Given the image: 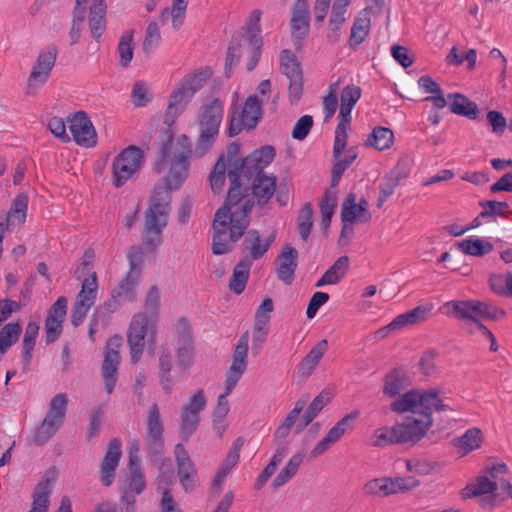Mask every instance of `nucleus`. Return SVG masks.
Segmentation results:
<instances>
[{"instance_id": "obj_60", "label": "nucleus", "mask_w": 512, "mask_h": 512, "mask_svg": "<svg viewBox=\"0 0 512 512\" xmlns=\"http://www.w3.org/2000/svg\"><path fill=\"white\" fill-rule=\"evenodd\" d=\"M313 126V117L311 115H303L296 122L293 130L292 137L296 140H304L309 134Z\"/></svg>"}, {"instance_id": "obj_53", "label": "nucleus", "mask_w": 512, "mask_h": 512, "mask_svg": "<svg viewBox=\"0 0 512 512\" xmlns=\"http://www.w3.org/2000/svg\"><path fill=\"white\" fill-rule=\"evenodd\" d=\"M313 208L311 203L307 202L300 210L298 217V231L303 241H306L311 233L313 226Z\"/></svg>"}, {"instance_id": "obj_52", "label": "nucleus", "mask_w": 512, "mask_h": 512, "mask_svg": "<svg viewBox=\"0 0 512 512\" xmlns=\"http://www.w3.org/2000/svg\"><path fill=\"white\" fill-rule=\"evenodd\" d=\"M482 208L479 217L481 218H490V217H507V213L509 212V205L507 202H500L496 200H488L482 201L479 203Z\"/></svg>"}, {"instance_id": "obj_6", "label": "nucleus", "mask_w": 512, "mask_h": 512, "mask_svg": "<svg viewBox=\"0 0 512 512\" xmlns=\"http://www.w3.org/2000/svg\"><path fill=\"white\" fill-rule=\"evenodd\" d=\"M224 104L220 99H212L204 104L198 115L200 134L196 144L197 157L203 156L214 144L223 118Z\"/></svg>"}, {"instance_id": "obj_49", "label": "nucleus", "mask_w": 512, "mask_h": 512, "mask_svg": "<svg viewBox=\"0 0 512 512\" xmlns=\"http://www.w3.org/2000/svg\"><path fill=\"white\" fill-rule=\"evenodd\" d=\"M305 407V401L299 400L296 402L294 408L288 413L284 421L281 423V425L276 429L275 431V437L278 439H284L286 438L293 425L295 424L296 420L299 418L300 413Z\"/></svg>"}, {"instance_id": "obj_51", "label": "nucleus", "mask_w": 512, "mask_h": 512, "mask_svg": "<svg viewBox=\"0 0 512 512\" xmlns=\"http://www.w3.org/2000/svg\"><path fill=\"white\" fill-rule=\"evenodd\" d=\"M405 463L408 472L415 473L421 476L431 475L437 469L436 462L426 458L407 459Z\"/></svg>"}, {"instance_id": "obj_55", "label": "nucleus", "mask_w": 512, "mask_h": 512, "mask_svg": "<svg viewBox=\"0 0 512 512\" xmlns=\"http://www.w3.org/2000/svg\"><path fill=\"white\" fill-rule=\"evenodd\" d=\"M404 390V378L395 370L385 377L383 393L384 395L393 398L399 395Z\"/></svg>"}, {"instance_id": "obj_26", "label": "nucleus", "mask_w": 512, "mask_h": 512, "mask_svg": "<svg viewBox=\"0 0 512 512\" xmlns=\"http://www.w3.org/2000/svg\"><path fill=\"white\" fill-rule=\"evenodd\" d=\"M275 237V232H272L268 237L262 239L258 230H248L243 241V246L245 250L249 251V259L252 261L262 258L274 242Z\"/></svg>"}, {"instance_id": "obj_50", "label": "nucleus", "mask_w": 512, "mask_h": 512, "mask_svg": "<svg viewBox=\"0 0 512 512\" xmlns=\"http://www.w3.org/2000/svg\"><path fill=\"white\" fill-rule=\"evenodd\" d=\"M146 487V482L142 473L130 472V476L126 479L125 484L121 487V496H128L136 499Z\"/></svg>"}, {"instance_id": "obj_59", "label": "nucleus", "mask_w": 512, "mask_h": 512, "mask_svg": "<svg viewBox=\"0 0 512 512\" xmlns=\"http://www.w3.org/2000/svg\"><path fill=\"white\" fill-rule=\"evenodd\" d=\"M131 97L136 107L145 106L151 99L147 84L143 81L136 82L133 86Z\"/></svg>"}, {"instance_id": "obj_35", "label": "nucleus", "mask_w": 512, "mask_h": 512, "mask_svg": "<svg viewBox=\"0 0 512 512\" xmlns=\"http://www.w3.org/2000/svg\"><path fill=\"white\" fill-rule=\"evenodd\" d=\"M327 349L328 342L325 339L314 345L308 354L302 359L299 365V373L303 376H309L316 368Z\"/></svg>"}, {"instance_id": "obj_16", "label": "nucleus", "mask_w": 512, "mask_h": 512, "mask_svg": "<svg viewBox=\"0 0 512 512\" xmlns=\"http://www.w3.org/2000/svg\"><path fill=\"white\" fill-rule=\"evenodd\" d=\"M56 57L57 48L55 46H49L40 52L28 78V94H34L37 88L43 86L48 81L55 65Z\"/></svg>"}, {"instance_id": "obj_64", "label": "nucleus", "mask_w": 512, "mask_h": 512, "mask_svg": "<svg viewBox=\"0 0 512 512\" xmlns=\"http://www.w3.org/2000/svg\"><path fill=\"white\" fill-rule=\"evenodd\" d=\"M487 121L492 128V132L502 135L507 127V121L502 113L491 110L487 113Z\"/></svg>"}, {"instance_id": "obj_42", "label": "nucleus", "mask_w": 512, "mask_h": 512, "mask_svg": "<svg viewBox=\"0 0 512 512\" xmlns=\"http://www.w3.org/2000/svg\"><path fill=\"white\" fill-rule=\"evenodd\" d=\"M305 454L303 452H298L294 454L287 465L280 471V473L273 480V487L279 488L287 483L298 471L300 465L303 462Z\"/></svg>"}, {"instance_id": "obj_40", "label": "nucleus", "mask_w": 512, "mask_h": 512, "mask_svg": "<svg viewBox=\"0 0 512 512\" xmlns=\"http://www.w3.org/2000/svg\"><path fill=\"white\" fill-rule=\"evenodd\" d=\"M370 18L365 15H359L354 20L349 38V46L352 50H356L368 36L370 31Z\"/></svg>"}, {"instance_id": "obj_34", "label": "nucleus", "mask_w": 512, "mask_h": 512, "mask_svg": "<svg viewBox=\"0 0 512 512\" xmlns=\"http://www.w3.org/2000/svg\"><path fill=\"white\" fill-rule=\"evenodd\" d=\"M252 262L248 257L241 259L234 267L233 273L229 282V288L235 294H241L247 284L249 278L250 268Z\"/></svg>"}, {"instance_id": "obj_23", "label": "nucleus", "mask_w": 512, "mask_h": 512, "mask_svg": "<svg viewBox=\"0 0 512 512\" xmlns=\"http://www.w3.org/2000/svg\"><path fill=\"white\" fill-rule=\"evenodd\" d=\"M121 458V442L118 439H112L109 442L107 451L100 464V479L103 485L110 486L114 482L115 470Z\"/></svg>"}, {"instance_id": "obj_27", "label": "nucleus", "mask_w": 512, "mask_h": 512, "mask_svg": "<svg viewBox=\"0 0 512 512\" xmlns=\"http://www.w3.org/2000/svg\"><path fill=\"white\" fill-rule=\"evenodd\" d=\"M347 144L335 154V144L333 145V156L335 163L332 167V179L331 186L335 187L338 185L340 178L344 172L353 164L358 157V148L351 146L346 148Z\"/></svg>"}, {"instance_id": "obj_4", "label": "nucleus", "mask_w": 512, "mask_h": 512, "mask_svg": "<svg viewBox=\"0 0 512 512\" xmlns=\"http://www.w3.org/2000/svg\"><path fill=\"white\" fill-rule=\"evenodd\" d=\"M445 314L465 323L470 333L482 330L484 320H498L505 312L487 302L479 300H451L443 304Z\"/></svg>"}, {"instance_id": "obj_32", "label": "nucleus", "mask_w": 512, "mask_h": 512, "mask_svg": "<svg viewBox=\"0 0 512 512\" xmlns=\"http://www.w3.org/2000/svg\"><path fill=\"white\" fill-rule=\"evenodd\" d=\"M484 437L481 429L473 427L454 440L455 447L461 452V455H467L472 451L479 449L483 443Z\"/></svg>"}, {"instance_id": "obj_13", "label": "nucleus", "mask_w": 512, "mask_h": 512, "mask_svg": "<svg viewBox=\"0 0 512 512\" xmlns=\"http://www.w3.org/2000/svg\"><path fill=\"white\" fill-rule=\"evenodd\" d=\"M508 472V467L505 463H497L491 466L485 475L479 476L475 484L467 486L464 489V497L472 498L484 494H491L498 488L504 489L503 481L504 476Z\"/></svg>"}, {"instance_id": "obj_15", "label": "nucleus", "mask_w": 512, "mask_h": 512, "mask_svg": "<svg viewBox=\"0 0 512 512\" xmlns=\"http://www.w3.org/2000/svg\"><path fill=\"white\" fill-rule=\"evenodd\" d=\"M262 116V102L257 95H250L242 110L234 112L230 118L228 132L230 136L239 134L242 129H253Z\"/></svg>"}, {"instance_id": "obj_57", "label": "nucleus", "mask_w": 512, "mask_h": 512, "mask_svg": "<svg viewBox=\"0 0 512 512\" xmlns=\"http://www.w3.org/2000/svg\"><path fill=\"white\" fill-rule=\"evenodd\" d=\"M160 305V293L159 289L156 286H152L145 299V313L148 315V318L152 321L156 322L158 316V310Z\"/></svg>"}, {"instance_id": "obj_2", "label": "nucleus", "mask_w": 512, "mask_h": 512, "mask_svg": "<svg viewBox=\"0 0 512 512\" xmlns=\"http://www.w3.org/2000/svg\"><path fill=\"white\" fill-rule=\"evenodd\" d=\"M191 155L192 147L186 135H181L176 140L169 136L161 147V157L154 170L161 173L168 161L170 169L165 177V185L153 189L150 206L145 214L144 244L149 249L157 248L162 242V231L167 225L170 211V192L179 189L186 180Z\"/></svg>"}, {"instance_id": "obj_54", "label": "nucleus", "mask_w": 512, "mask_h": 512, "mask_svg": "<svg viewBox=\"0 0 512 512\" xmlns=\"http://www.w3.org/2000/svg\"><path fill=\"white\" fill-rule=\"evenodd\" d=\"M310 19H291V35L297 50L302 47V42L308 37Z\"/></svg>"}, {"instance_id": "obj_58", "label": "nucleus", "mask_w": 512, "mask_h": 512, "mask_svg": "<svg viewBox=\"0 0 512 512\" xmlns=\"http://www.w3.org/2000/svg\"><path fill=\"white\" fill-rule=\"evenodd\" d=\"M345 9H338L337 7L332 6V11L329 19V27L332 31L331 34L328 35V39L332 42L337 41L338 39V33L337 31L340 29V27L345 23Z\"/></svg>"}, {"instance_id": "obj_18", "label": "nucleus", "mask_w": 512, "mask_h": 512, "mask_svg": "<svg viewBox=\"0 0 512 512\" xmlns=\"http://www.w3.org/2000/svg\"><path fill=\"white\" fill-rule=\"evenodd\" d=\"M70 132L74 141L83 147H93L96 145L97 134L94 126L83 111L76 112L67 118Z\"/></svg>"}, {"instance_id": "obj_19", "label": "nucleus", "mask_w": 512, "mask_h": 512, "mask_svg": "<svg viewBox=\"0 0 512 512\" xmlns=\"http://www.w3.org/2000/svg\"><path fill=\"white\" fill-rule=\"evenodd\" d=\"M359 415L358 411L351 412L341 418L312 449L310 457L315 459L325 453L332 445L337 443L343 435L352 428V424Z\"/></svg>"}, {"instance_id": "obj_22", "label": "nucleus", "mask_w": 512, "mask_h": 512, "mask_svg": "<svg viewBox=\"0 0 512 512\" xmlns=\"http://www.w3.org/2000/svg\"><path fill=\"white\" fill-rule=\"evenodd\" d=\"M180 484L185 491H192L195 487L196 469L188 452L182 444H176L174 449Z\"/></svg>"}, {"instance_id": "obj_46", "label": "nucleus", "mask_w": 512, "mask_h": 512, "mask_svg": "<svg viewBox=\"0 0 512 512\" xmlns=\"http://www.w3.org/2000/svg\"><path fill=\"white\" fill-rule=\"evenodd\" d=\"M212 76V71L210 68L205 67L199 70H196L194 73L185 75L180 81L189 91L195 95L197 91H199L205 82Z\"/></svg>"}, {"instance_id": "obj_37", "label": "nucleus", "mask_w": 512, "mask_h": 512, "mask_svg": "<svg viewBox=\"0 0 512 512\" xmlns=\"http://www.w3.org/2000/svg\"><path fill=\"white\" fill-rule=\"evenodd\" d=\"M51 492V481L49 479L41 480L34 489L32 507L28 512H47Z\"/></svg>"}, {"instance_id": "obj_30", "label": "nucleus", "mask_w": 512, "mask_h": 512, "mask_svg": "<svg viewBox=\"0 0 512 512\" xmlns=\"http://www.w3.org/2000/svg\"><path fill=\"white\" fill-rule=\"evenodd\" d=\"M88 23L92 37L99 40L106 28V5L104 0H94L90 7Z\"/></svg>"}, {"instance_id": "obj_25", "label": "nucleus", "mask_w": 512, "mask_h": 512, "mask_svg": "<svg viewBox=\"0 0 512 512\" xmlns=\"http://www.w3.org/2000/svg\"><path fill=\"white\" fill-rule=\"evenodd\" d=\"M193 94L181 82L178 88L172 92L165 114V123L171 125L175 119L184 111L193 98Z\"/></svg>"}, {"instance_id": "obj_44", "label": "nucleus", "mask_w": 512, "mask_h": 512, "mask_svg": "<svg viewBox=\"0 0 512 512\" xmlns=\"http://www.w3.org/2000/svg\"><path fill=\"white\" fill-rule=\"evenodd\" d=\"M394 141V134L391 129L378 126L375 127L368 140L367 144L374 147L379 151L386 150L391 147Z\"/></svg>"}, {"instance_id": "obj_1", "label": "nucleus", "mask_w": 512, "mask_h": 512, "mask_svg": "<svg viewBox=\"0 0 512 512\" xmlns=\"http://www.w3.org/2000/svg\"><path fill=\"white\" fill-rule=\"evenodd\" d=\"M274 157L275 149L272 146H264L253 151L242 161H230V187L223 206L215 213L212 225V252L215 255L228 253L232 249V244L244 235L249 225V213L254 201L244 180L248 182L253 178L252 193L259 204H266L274 195L277 178L263 173Z\"/></svg>"}, {"instance_id": "obj_12", "label": "nucleus", "mask_w": 512, "mask_h": 512, "mask_svg": "<svg viewBox=\"0 0 512 512\" xmlns=\"http://www.w3.org/2000/svg\"><path fill=\"white\" fill-rule=\"evenodd\" d=\"M207 399L203 390L195 392L181 408L180 432L183 440L187 441L197 430L200 413L206 408Z\"/></svg>"}, {"instance_id": "obj_41", "label": "nucleus", "mask_w": 512, "mask_h": 512, "mask_svg": "<svg viewBox=\"0 0 512 512\" xmlns=\"http://www.w3.org/2000/svg\"><path fill=\"white\" fill-rule=\"evenodd\" d=\"M280 70L288 80L303 77L301 65L291 50L284 49L280 53Z\"/></svg>"}, {"instance_id": "obj_56", "label": "nucleus", "mask_w": 512, "mask_h": 512, "mask_svg": "<svg viewBox=\"0 0 512 512\" xmlns=\"http://www.w3.org/2000/svg\"><path fill=\"white\" fill-rule=\"evenodd\" d=\"M161 42L160 28L157 22L151 21L146 29L145 38L143 41V51L146 54L152 53Z\"/></svg>"}, {"instance_id": "obj_39", "label": "nucleus", "mask_w": 512, "mask_h": 512, "mask_svg": "<svg viewBox=\"0 0 512 512\" xmlns=\"http://www.w3.org/2000/svg\"><path fill=\"white\" fill-rule=\"evenodd\" d=\"M433 309L432 303L419 305L414 309L400 314L394 319V325H400L403 328L406 325L416 324L426 320Z\"/></svg>"}, {"instance_id": "obj_29", "label": "nucleus", "mask_w": 512, "mask_h": 512, "mask_svg": "<svg viewBox=\"0 0 512 512\" xmlns=\"http://www.w3.org/2000/svg\"><path fill=\"white\" fill-rule=\"evenodd\" d=\"M140 275L136 271H128L120 281L118 287L112 291V298L118 304L125 301H133L136 298V287L139 284Z\"/></svg>"}, {"instance_id": "obj_28", "label": "nucleus", "mask_w": 512, "mask_h": 512, "mask_svg": "<svg viewBox=\"0 0 512 512\" xmlns=\"http://www.w3.org/2000/svg\"><path fill=\"white\" fill-rule=\"evenodd\" d=\"M371 220V214L367 209L356 205V195L349 193L341 208V221L343 223H367Z\"/></svg>"}, {"instance_id": "obj_20", "label": "nucleus", "mask_w": 512, "mask_h": 512, "mask_svg": "<svg viewBox=\"0 0 512 512\" xmlns=\"http://www.w3.org/2000/svg\"><path fill=\"white\" fill-rule=\"evenodd\" d=\"M119 339H110L107 343L102 364V376L107 394H111L117 382V373L120 364L118 351Z\"/></svg>"}, {"instance_id": "obj_11", "label": "nucleus", "mask_w": 512, "mask_h": 512, "mask_svg": "<svg viewBox=\"0 0 512 512\" xmlns=\"http://www.w3.org/2000/svg\"><path fill=\"white\" fill-rule=\"evenodd\" d=\"M142 162L143 152L140 148L133 145L125 148L112 164L114 185L122 186L140 169Z\"/></svg>"}, {"instance_id": "obj_43", "label": "nucleus", "mask_w": 512, "mask_h": 512, "mask_svg": "<svg viewBox=\"0 0 512 512\" xmlns=\"http://www.w3.org/2000/svg\"><path fill=\"white\" fill-rule=\"evenodd\" d=\"M133 37H134L133 30L125 31L121 35L118 46H117V53L119 55V65L124 68L128 67L133 59V53H134Z\"/></svg>"}, {"instance_id": "obj_61", "label": "nucleus", "mask_w": 512, "mask_h": 512, "mask_svg": "<svg viewBox=\"0 0 512 512\" xmlns=\"http://www.w3.org/2000/svg\"><path fill=\"white\" fill-rule=\"evenodd\" d=\"M187 0H173L171 9L172 26L174 29H179L183 24L185 12L187 9Z\"/></svg>"}, {"instance_id": "obj_38", "label": "nucleus", "mask_w": 512, "mask_h": 512, "mask_svg": "<svg viewBox=\"0 0 512 512\" xmlns=\"http://www.w3.org/2000/svg\"><path fill=\"white\" fill-rule=\"evenodd\" d=\"M457 247L462 253L474 257L484 256L493 250L492 243L482 238L463 239L457 243Z\"/></svg>"}, {"instance_id": "obj_7", "label": "nucleus", "mask_w": 512, "mask_h": 512, "mask_svg": "<svg viewBox=\"0 0 512 512\" xmlns=\"http://www.w3.org/2000/svg\"><path fill=\"white\" fill-rule=\"evenodd\" d=\"M67 405L68 397L65 393H58L51 399L48 412L34 434L36 444H45L63 425Z\"/></svg>"}, {"instance_id": "obj_63", "label": "nucleus", "mask_w": 512, "mask_h": 512, "mask_svg": "<svg viewBox=\"0 0 512 512\" xmlns=\"http://www.w3.org/2000/svg\"><path fill=\"white\" fill-rule=\"evenodd\" d=\"M62 323L63 320L53 318L52 316H47L45 320V332L47 343L54 342L60 336L62 332Z\"/></svg>"}, {"instance_id": "obj_21", "label": "nucleus", "mask_w": 512, "mask_h": 512, "mask_svg": "<svg viewBox=\"0 0 512 512\" xmlns=\"http://www.w3.org/2000/svg\"><path fill=\"white\" fill-rule=\"evenodd\" d=\"M237 152L238 146L236 144H232L228 148L227 159L224 155H221L215 163L214 168L209 176L210 186L214 193H220L223 191L226 180V172L227 175L229 174L230 161H242V159L236 157Z\"/></svg>"}, {"instance_id": "obj_24", "label": "nucleus", "mask_w": 512, "mask_h": 512, "mask_svg": "<svg viewBox=\"0 0 512 512\" xmlns=\"http://www.w3.org/2000/svg\"><path fill=\"white\" fill-rule=\"evenodd\" d=\"M298 252L295 248L286 245L278 256L277 277L286 285H290L295 278L298 265Z\"/></svg>"}, {"instance_id": "obj_10", "label": "nucleus", "mask_w": 512, "mask_h": 512, "mask_svg": "<svg viewBox=\"0 0 512 512\" xmlns=\"http://www.w3.org/2000/svg\"><path fill=\"white\" fill-rule=\"evenodd\" d=\"M155 321L148 318L146 313L135 314L131 320L127 333V341L130 347L131 361L136 364L145 347V337L155 335Z\"/></svg>"}, {"instance_id": "obj_47", "label": "nucleus", "mask_w": 512, "mask_h": 512, "mask_svg": "<svg viewBox=\"0 0 512 512\" xmlns=\"http://www.w3.org/2000/svg\"><path fill=\"white\" fill-rule=\"evenodd\" d=\"M39 325L35 322H29L25 328L23 337V362L28 366L32 359V352L35 347L36 337L38 335Z\"/></svg>"}, {"instance_id": "obj_17", "label": "nucleus", "mask_w": 512, "mask_h": 512, "mask_svg": "<svg viewBox=\"0 0 512 512\" xmlns=\"http://www.w3.org/2000/svg\"><path fill=\"white\" fill-rule=\"evenodd\" d=\"M164 427L160 419L158 405L153 403L148 412L144 442L147 452L157 457L162 454L164 447Z\"/></svg>"}, {"instance_id": "obj_9", "label": "nucleus", "mask_w": 512, "mask_h": 512, "mask_svg": "<svg viewBox=\"0 0 512 512\" xmlns=\"http://www.w3.org/2000/svg\"><path fill=\"white\" fill-rule=\"evenodd\" d=\"M361 97V89L355 85L346 86L340 96L341 105L339 111V123L335 129V154L346 145L347 131L350 127L351 112Z\"/></svg>"}, {"instance_id": "obj_33", "label": "nucleus", "mask_w": 512, "mask_h": 512, "mask_svg": "<svg viewBox=\"0 0 512 512\" xmlns=\"http://www.w3.org/2000/svg\"><path fill=\"white\" fill-rule=\"evenodd\" d=\"M349 268V258L347 256L339 257L332 266L316 282V287L325 285H334L345 277Z\"/></svg>"}, {"instance_id": "obj_3", "label": "nucleus", "mask_w": 512, "mask_h": 512, "mask_svg": "<svg viewBox=\"0 0 512 512\" xmlns=\"http://www.w3.org/2000/svg\"><path fill=\"white\" fill-rule=\"evenodd\" d=\"M391 409L397 413L411 412L405 421L396 423L400 444L420 441L432 426V411H446L448 405L439 397L435 388L411 390L391 403Z\"/></svg>"}, {"instance_id": "obj_36", "label": "nucleus", "mask_w": 512, "mask_h": 512, "mask_svg": "<svg viewBox=\"0 0 512 512\" xmlns=\"http://www.w3.org/2000/svg\"><path fill=\"white\" fill-rule=\"evenodd\" d=\"M330 400L331 397L328 392L322 391L317 395L303 414L301 422L296 425V433H300L307 425H309L330 402Z\"/></svg>"}, {"instance_id": "obj_48", "label": "nucleus", "mask_w": 512, "mask_h": 512, "mask_svg": "<svg viewBox=\"0 0 512 512\" xmlns=\"http://www.w3.org/2000/svg\"><path fill=\"white\" fill-rule=\"evenodd\" d=\"M21 325L11 322L0 329V354H4L19 338Z\"/></svg>"}, {"instance_id": "obj_45", "label": "nucleus", "mask_w": 512, "mask_h": 512, "mask_svg": "<svg viewBox=\"0 0 512 512\" xmlns=\"http://www.w3.org/2000/svg\"><path fill=\"white\" fill-rule=\"evenodd\" d=\"M371 444L374 447H384L391 444H400L396 424L392 427H381L374 430L371 436Z\"/></svg>"}, {"instance_id": "obj_62", "label": "nucleus", "mask_w": 512, "mask_h": 512, "mask_svg": "<svg viewBox=\"0 0 512 512\" xmlns=\"http://www.w3.org/2000/svg\"><path fill=\"white\" fill-rule=\"evenodd\" d=\"M50 132L62 142H70V136L66 131V122L61 117H52L48 122Z\"/></svg>"}, {"instance_id": "obj_14", "label": "nucleus", "mask_w": 512, "mask_h": 512, "mask_svg": "<svg viewBox=\"0 0 512 512\" xmlns=\"http://www.w3.org/2000/svg\"><path fill=\"white\" fill-rule=\"evenodd\" d=\"M98 292V282L96 272H92L89 277L85 278L82 282L81 290L76 297L71 312V323L77 327L79 326L87 313L94 305Z\"/></svg>"}, {"instance_id": "obj_31", "label": "nucleus", "mask_w": 512, "mask_h": 512, "mask_svg": "<svg viewBox=\"0 0 512 512\" xmlns=\"http://www.w3.org/2000/svg\"><path fill=\"white\" fill-rule=\"evenodd\" d=\"M449 109L453 114L465 116L469 119H476L479 113L475 102L469 100L460 93L448 94Z\"/></svg>"}, {"instance_id": "obj_5", "label": "nucleus", "mask_w": 512, "mask_h": 512, "mask_svg": "<svg viewBox=\"0 0 512 512\" xmlns=\"http://www.w3.org/2000/svg\"><path fill=\"white\" fill-rule=\"evenodd\" d=\"M248 345L249 334L245 332L240 336L234 349L232 363L226 373L225 392L218 397L217 405L213 411V422L222 424L229 412L227 397L232 393L247 369Z\"/></svg>"}, {"instance_id": "obj_8", "label": "nucleus", "mask_w": 512, "mask_h": 512, "mask_svg": "<svg viewBox=\"0 0 512 512\" xmlns=\"http://www.w3.org/2000/svg\"><path fill=\"white\" fill-rule=\"evenodd\" d=\"M419 485L420 482L413 477L382 476L368 480L363 485V492L369 497L387 498L411 491Z\"/></svg>"}]
</instances>
